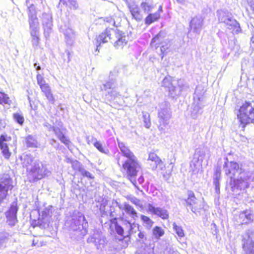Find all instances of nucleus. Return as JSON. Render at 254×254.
<instances>
[{"label":"nucleus","instance_id":"obj_1","mask_svg":"<svg viewBox=\"0 0 254 254\" xmlns=\"http://www.w3.org/2000/svg\"><path fill=\"white\" fill-rule=\"evenodd\" d=\"M224 160L223 169L225 175L231 179L232 190L237 192L250 188L254 181V164L229 161L227 157Z\"/></svg>","mask_w":254,"mask_h":254},{"label":"nucleus","instance_id":"obj_2","mask_svg":"<svg viewBox=\"0 0 254 254\" xmlns=\"http://www.w3.org/2000/svg\"><path fill=\"white\" fill-rule=\"evenodd\" d=\"M118 146L123 154V155L127 158V160L123 165V167L126 171L127 179L130 181L133 185L138 190L139 188L137 185L136 181V176L137 173L140 168V165L136 157L130 151L128 147L123 142L118 141Z\"/></svg>","mask_w":254,"mask_h":254},{"label":"nucleus","instance_id":"obj_3","mask_svg":"<svg viewBox=\"0 0 254 254\" xmlns=\"http://www.w3.org/2000/svg\"><path fill=\"white\" fill-rule=\"evenodd\" d=\"M109 40L113 43L116 49H123L127 44V40L125 33L117 29L107 28L104 32L99 35L96 38L95 44L98 51V47L101 43L108 42Z\"/></svg>","mask_w":254,"mask_h":254},{"label":"nucleus","instance_id":"obj_4","mask_svg":"<svg viewBox=\"0 0 254 254\" xmlns=\"http://www.w3.org/2000/svg\"><path fill=\"white\" fill-rule=\"evenodd\" d=\"M69 227L74 232L75 239H81L87 233L88 223L81 213L78 212L73 215L70 220Z\"/></svg>","mask_w":254,"mask_h":254},{"label":"nucleus","instance_id":"obj_5","mask_svg":"<svg viewBox=\"0 0 254 254\" xmlns=\"http://www.w3.org/2000/svg\"><path fill=\"white\" fill-rule=\"evenodd\" d=\"M161 86L168 89L169 95L172 98L179 96L182 91L189 88L188 85L184 80H176L169 75L165 77L161 82Z\"/></svg>","mask_w":254,"mask_h":254},{"label":"nucleus","instance_id":"obj_6","mask_svg":"<svg viewBox=\"0 0 254 254\" xmlns=\"http://www.w3.org/2000/svg\"><path fill=\"white\" fill-rule=\"evenodd\" d=\"M210 156V151L207 147L200 146L197 148L195 151L193 159L190 163V171L193 174L201 172L203 161L208 160Z\"/></svg>","mask_w":254,"mask_h":254},{"label":"nucleus","instance_id":"obj_7","mask_svg":"<svg viewBox=\"0 0 254 254\" xmlns=\"http://www.w3.org/2000/svg\"><path fill=\"white\" fill-rule=\"evenodd\" d=\"M238 119L243 127L254 122V102H245L239 108L237 114Z\"/></svg>","mask_w":254,"mask_h":254},{"label":"nucleus","instance_id":"obj_8","mask_svg":"<svg viewBox=\"0 0 254 254\" xmlns=\"http://www.w3.org/2000/svg\"><path fill=\"white\" fill-rule=\"evenodd\" d=\"M171 117L170 105L169 102L163 101L159 105L158 110L157 127L161 133H165Z\"/></svg>","mask_w":254,"mask_h":254},{"label":"nucleus","instance_id":"obj_9","mask_svg":"<svg viewBox=\"0 0 254 254\" xmlns=\"http://www.w3.org/2000/svg\"><path fill=\"white\" fill-rule=\"evenodd\" d=\"M218 20L225 24L226 27L232 30L234 34H238L241 32V28L239 23L233 17L231 13L228 10H219L217 11Z\"/></svg>","mask_w":254,"mask_h":254},{"label":"nucleus","instance_id":"obj_10","mask_svg":"<svg viewBox=\"0 0 254 254\" xmlns=\"http://www.w3.org/2000/svg\"><path fill=\"white\" fill-rule=\"evenodd\" d=\"M28 177L30 181L35 182L40 180L48 176L50 173L45 165L42 164L39 161L33 162L31 167L27 168Z\"/></svg>","mask_w":254,"mask_h":254},{"label":"nucleus","instance_id":"obj_11","mask_svg":"<svg viewBox=\"0 0 254 254\" xmlns=\"http://www.w3.org/2000/svg\"><path fill=\"white\" fill-rule=\"evenodd\" d=\"M13 188V181L8 174L0 176V202L5 199L8 191Z\"/></svg>","mask_w":254,"mask_h":254},{"label":"nucleus","instance_id":"obj_12","mask_svg":"<svg viewBox=\"0 0 254 254\" xmlns=\"http://www.w3.org/2000/svg\"><path fill=\"white\" fill-rule=\"evenodd\" d=\"M242 248L245 254H254V230H249L243 236Z\"/></svg>","mask_w":254,"mask_h":254},{"label":"nucleus","instance_id":"obj_13","mask_svg":"<svg viewBox=\"0 0 254 254\" xmlns=\"http://www.w3.org/2000/svg\"><path fill=\"white\" fill-rule=\"evenodd\" d=\"M102 91L107 92V96L110 97L111 100H114L120 96V92L117 90V82L115 79L111 78L107 81L101 86Z\"/></svg>","mask_w":254,"mask_h":254},{"label":"nucleus","instance_id":"obj_14","mask_svg":"<svg viewBox=\"0 0 254 254\" xmlns=\"http://www.w3.org/2000/svg\"><path fill=\"white\" fill-rule=\"evenodd\" d=\"M197 92V90H196L193 97V102L190 110V116L194 119L197 118L201 114L203 107L202 102V97L198 96Z\"/></svg>","mask_w":254,"mask_h":254},{"label":"nucleus","instance_id":"obj_15","mask_svg":"<svg viewBox=\"0 0 254 254\" xmlns=\"http://www.w3.org/2000/svg\"><path fill=\"white\" fill-rule=\"evenodd\" d=\"M147 211L152 215L161 218L163 220H167L169 217V213L165 207L155 206L150 203L147 205Z\"/></svg>","mask_w":254,"mask_h":254},{"label":"nucleus","instance_id":"obj_16","mask_svg":"<svg viewBox=\"0 0 254 254\" xmlns=\"http://www.w3.org/2000/svg\"><path fill=\"white\" fill-rule=\"evenodd\" d=\"M18 210L17 202H12L9 209L5 213L6 223L9 226H14L17 223V212Z\"/></svg>","mask_w":254,"mask_h":254},{"label":"nucleus","instance_id":"obj_17","mask_svg":"<svg viewBox=\"0 0 254 254\" xmlns=\"http://www.w3.org/2000/svg\"><path fill=\"white\" fill-rule=\"evenodd\" d=\"M88 243H93L98 249H102L107 244L105 237L99 232L96 231L88 239Z\"/></svg>","mask_w":254,"mask_h":254},{"label":"nucleus","instance_id":"obj_18","mask_svg":"<svg viewBox=\"0 0 254 254\" xmlns=\"http://www.w3.org/2000/svg\"><path fill=\"white\" fill-rule=\"evenodd\" d=\"M126 2L132 18L136 21H140L143 18V15L137 3L134 1L131 0H127Z\"/></svg>","mask_w":254,"mask_h":254},{"label":"nucleus","instance_id":"obj_19","mask_svg":"<svg viewBox=\"0 0 254 254\" xmlns=\"http://www.w3.org/2000/svg\"><path fill=\"white\" fill-rule=\"evenodd\" d=\"M186 202L188 205L190 206L191 210L194 213L201 208V205L199 204L201 202L196 199L192 191L188 192V197L186 199Z\"/></svg>","mask_w":254,"mask_h":254},{"label":"nucleus","instance_id":"obj_20","mask_svg":"<svg viewBox=\"0 0 254 254\" xmlns=\"http://www.w3.org/2000/svg\"><path fill=\"white\" fill-rule=\"evenodd\" d=\"M10 139V137L5 135H1L0 136V148L3 155L6 159H8L11 155V153L9 151L7 143V142L9 141Z\"/></svg>","mask_w":254,"mask_h":254},{"label":"nucleus","instance_id":"obj_21","mask_svg":"<svg viewBox=\"0 0 254 254\" xmlns=\"http://www.w3.org/2000/svg\"><path fill=\"white\" fill-rule=\"evenodd\" d=\"M203 19L201 16L193 17L190 22V27L193 32L199 34L203 25Z\"/></svg>","mask_w":254,"mask_h":254},{"label":"nucleus","instance_id":"obj_22","mask_svg":"<svg viewBox=\"0 0 254 254\" xmlns=\"http://www.w3.org/2000/svg\"><path fill=\"white\" fill-rule=\"evenodd\" d=\"M42 19L44 34L47 37L52 31V17L50 13H43Z\"/></svg>","mask_w":254,"mask_h":254},{"label":"nucleus","instance_id":"obj_23","mask_svg":"<svg viewBox=\"0 0 254 254\" xmlns=\"http://www.w3.org/2000/svg\"><path fill=\"white\" fill-rule=\"evenodd\" d=\"M61 31L65 36L66 43L69 45H72L75 39V33L70 27H66L65 26L61 28Z\"/></svg>","mask_w":254,"mask_h":254},{"label":"nucleus","instance_id":"obj_24","mask_svg":"<svg viewBox=\"0 0 254 254\" xmlns=\"http://www.w3.org/2000/svg\"><path fill=\"white\" fill-rule=\"evenodd\" d=\"M165 37L166 33L164 32L160 31L152 39L150 43L151 47L156 49L160 45L166 43L168 40L165 39Z\"/></svg>","mask_w":254,"mask_h":254},{"label":"nucleus","instance_id":"obj_25","mask_svg":"<svg viewBox=\"0 0 254 254\" xmlns=\"http://www.w3.org/2000/svg\"><path fill=\"white\" fill-rule=\"evenodd\" d=\"M253 217L252 211L246 210L240 214L238 222L241 224H248L253 220Z\"/></svg>","mask_w":254,"mask_h":254},{"label":"nucleus","instance_id":"obj_26","mask_svg":"<svg viewBox=\"0 0 254 254\" xmlns=\"http://www.w3.org/2000/svg\"><path fill=\"white\" fill-rule=\"evenodd\" d=\"M119 207L125 211L132 220H135L138 217L137 213L134 208L129 204L125 202L123 205H119Z\"/></svg>","mask_w":254,"mask_h":254},{"label":"nucleus","instance_id":"obj_27","mask_svg":"<svg viewBox=\"0 0 254 254\" xmlns=\"http://www.w3.org/2000/svg\"><path fill=\"white\" fill-rule=\"evenodd\" d=\"M53 207L49 205L46 207L44 210L39 212V216L41 217L42 219L44 220V222L48 221L50 218L52 217Z\"/></svg>","mask_w":254,"mask_h":254},{"label":"nucleus","instance_id":"obj_28","mask_svg":"<svg viewBox=\"0 0 254 254\" xmlns=\"http://www.w3.org/2000/svg\"><path fill=\"white\" fill-rule=\"evenodd\" d=\"M29 23L30 32H32V33H34L35 32L39 31V22L37 16L29 17Z\"/></svg>","mask_w":254,"mask_h":254},{"label":"nucleus","instance_id":"obj_29","mask_svg":"<svg viewBox=\"0 0 254 254\" xmlns=\"http://www.w3.org/2000/svg\"><path fill=\"white\" fill-rule=\"evenodd\" d=\"M152 236L153 238L158 241L160 239V238L162 237L164 234L165 231L163 228L159 226H155L152 229Z\"/></svg>","mask_w":254,"mask_h":254},{"label":"nucleus","instance_id":"obj_30","mask_svg":"<svg viewBox=\"0 0 254 254\" xmlns=\"http://www.w3.org/2000/svg\"><path fill=\"white\" fill-rule=\"evenodd\" d=\"M53 131L62 142L66 145L69 143V140L64 136L60 128L55 127Z\"/></svg>","mask_w":254,"mask_h":254},{"label":"nucleus","instance_id":"obj_31","mask_svg":"<svg viewBox=\"0 0 254 254\" xmlns=\"http://www.w3.org/2000/svg\"><path fill=\"white\" fill-rule=\"evenodd\" d=\"M160 16L159 12H155L154 13H150L146 17L145 19V24L150 25L153 22L159 19Z\"/></svg>","mask_w":254,"mask_h":254},{"label":"nucleus","instance_id":"obj_32","mask_svg":"<svg viewBox=\"0 0 254 254\" xmlns=\"http://www.w3.org/2000/svg\"><path fill=\"white\" fill-rule=\"evenodd\" d=\"M61 3H63L64 4H65L71 9L76 10L78 8V4L76 0H60L59 4Z\"/></svg>","mask_w":254,"mask_h":254},{"label":"nucleus","instance_id":"obj_33","mask_svg":"<svg viewBox=\"0 0 254 254\" xmlns=\"http://www.w3.org/2000/svg\"><path fill=\"white\" fill-rule=\"evenodd\" d=\"M23 166L25 167L29 168V166L31 165L33 162V157L30 154L24 155L23 158H21Z\"/></svg>","mask_w":254,"mask_h":254},{"label":"nucleus","instance_id":"obj_34","mask_svg":"<svg viewBox=\"0 0 254 254\" xmlns=\"http://www.w3.org/2000/svg\"><path fill=\"white\" fill-rule=\"evenodd\" d=\"M160 158L154 153H150L149 154L147 160L148 163L150 165L151 168L158 162Z\"/></svg>","mask_w":254,"mask_h":254},{"label":"nucleus","instance_id":"obj_35","mask_svg":"<svg viewBox=\"0 0 254 254\" xmlns=\"http://www.w3.org/2000/svg\"><path fill=\"white\" fill-rule=\"evenodd\" d=\"M27 146L29 147L37 148L39 144L37 140L31 135H28L26 139Z\"/></svg>","mask_w":254,"mask_h":254},{"label":"nucleus","instance_id":"obj_36","mask_svg":"<svg viewBox=\"0 0 254 254\" xmlns=\"http://www.w3.org/2000/svg\"><path fill=\"white\" fill-rule=\"evenodd\" d=\"M143 225L147 229H150L152 226L154 222L148 216L142 215L140 217Z\"/></svg>","mask_w":254,"mask_h":254},{"label":"nucleus","instance_id":"obj_37","mask_svg":"<svg viewBox=\"0 0 254 254\" xmlns=\"http://www.w3.org/2000/svg\"><path fill=\"white\" fill-rule=\"evenodd\" d=\"M140 7L143 10L144 12L149 13L154 8V6L151 2L148 1H143L141 3Z\"/></svg>","mask_w":254,"mask_h":254},{"label":"nucleus","instance_id":"obj_38","mask_svg":"<svg viewBox=\"0 0 254 254\" xmlns=\"http://www.w3.org/2000/svg\"><path fill=\"white\" fill-rule=\"evenodd\" d=\"M9 235L6 232L0 233V249L4 248L8 242Z\"/></svg>","mask_w":254,"mask_h":254},{"label":"nucleus","instance_id":"obj_39","mask_svg":"<svg viewBox=\"0 0 254 254\" xmlns=\"http://www.w3.org/2000/svg\"><path fill=\"white\" fill-rule=\"evenodd\" d=\"M127 199L129 200L132 203L138 206L141 208H143V203L142 201L136 198V197L129 195L127 196Z\"/></svg>","mask_w":254,"mask_h":254},{"label":"nucleus","instance_id":"obj_40","mask_svg":"<svg viewBox=\"0 0 254 254\" xmlns=\"http://www.w3.org/2000/svg\"><path fill=\"white\" fill-rule=\"evenodd\" d=\"M92 140L94 141V146L100 152L104 154H108L109 153V150L107 148H104L100 141H97L96 138H92Z\"/></svg>","mask_w":254,"mask_h":254},{"label":"nucleus","instance_id":"obj_41","mask_svg":"<svg viewBox=\"0 0 254 254\" xmlns=\"http://www.w3.org/2000/svg\"><path fill=\"white\" fill-rule=\"evenodd\" d=\"M142 113L144 126L147 128H149L151 125L150 115L149 113L145 112H142Z\"/></svg>","mask_w":254,"mask_h":254},{"label":"nucleus","instance_id":"obj_42","mask_svg":"<svg viewBox=\"0 0 254 254\" xmlns=\"http://www.w3.org/2000/svg\"><path fill=\"white\" fill-rule=\"evenodd\" d=\"M11 101L9 99L7 94L2 92H0V104L3 105L7 104L10 105Z\"/></svg>","mask_w":254,"mask_h":254},{"label":"nucleus","instance_id":"obj_43","mask_svg":"<svg viewBox=\"0 0 254 254\" xmlns=\"http://www.w3.org/2000/svg\"><path fill=\"white\" fill-rule=\"evenodd\" d=\"M30 35L32 37V43L33 47H37L39 43V31L35 32L34 33H32V32H30Z\"/></svg>","mask_w":254,"mask_h":254},{"label":"nucleus","instance_id":"obj_44","mask_svg":"<svg viewBox=\"0 0 254 254\" xmlns=\"http://www.w3.org/2000/svg\"><path fill=\"white\" fill-rule=\"evenodd\" d=\"M13 118L14 120L20 125L23 124L24 119L22 114L19 113H15L13 114Z\"/></svg>","mask_w":254,"mask_h":254},{"label":"nucleus","instance_id":"obj_45","mask_svg":"<svg viewBox=\"0 0 254 254\" xmlns=\"http://www.w3.org/2000/svg\"><path fill=\"white\" fill-rule=\"evenodd\" d=\"M160 51H161V54L160 56L161 57V59H163L164 57L166 55V51L170 47V44H169V41H166V43H164L163 44L160 45Z\"/></svg>","mask_w":254,"mask_h":254},{"label":"nucleus","instance_id":"obj_46","mask_svg":"<svg viewBox=\"0 0 254 254\" xmlns=\"http://www.w3.org/2000/svg\"><path fill=\"white\" fill-rule=\"evenodd\" d=\"M124 226L125 230L127 233H129L130 232L133 228V226H135L134 222L132 223L131 221H125L124 222Z\"/></svg>","mask_w":254,"mask_h":254},{"label":"nucleus","instance_id":"obj_47","mask_svg":"<svg viewBox=\"0 0 254 254\" xmlns=\"http://www.w3.org/2000/svg\"><path fill=\"white\" fill-rule=\"evenodd\" d=\"M173 229L179 237H183L185 236L184 230L181 226H178L176 223H173Z\"/></svg>","mask_w":254,"mask_h":254},{"label":"nucleus","instance_id":"obj_48","mask_svg":"<svg viewBox=\"0 0 254 254\" xmlns=\"http://www.w3.org/2000/svg\"><path fill=\"white\" fill-rule=\"evenodd\" d=\"M165 169V165L164 164V163L163 162L161 159H160L152 168V169L153 170L158 169L160 171H163Z\"/></svg>","mask_w":254,"mask_h":254},{"label":"nucleus","instance_id":"obj_49","mask_svg":"<svg viewBox=\"0 0 254 254\" xmlns=\"http://www.w3.org/2000/svg\"><path fill=\"white\" fill-rule=\"evenodd\" d=\"M70 162L71 164L72 168L75 170L80 172V169L83 168L81 164L77 160H70Z\"/></svg>","mask_w":254,"mask_h":254},{"label":"nucleus","instance_id":"obj_50","mask_svg":"<svg viewBox=\"0 0 254 254\" xmlns=\"http://www.w3.org/2000/svg\"><path fill=\"white\" fill-rule=\"evenodd\" d=\"M37 16L35 6L31 4L28 6V17Z\"/></svg>","mask_w":254,"mask_h":254},{"label":"nucleus","instance_id":"obj_51","mask_svg":"<svg viewBox=\"0 0 254 254\" xmlns=\"http://www.w3.org/2000/svg\"><path fill=\"white\" fill-rule=\"evenodd\" d=\"M221 169L220 167H217L213 176V180H220L221 179Z\"/></svg>","mask_w":254,"mask_h":254},{"label":"nucleus","instance_id":"obj_52","mask_svg":"<svg viewBox=\"0 0 254 254\" xmlns=\"http://www.w3.org/2000/svg\"><path fill=\"white\" fill-rule=\"evenodd\" d=\"M79 172L84 177H86L90 179L93 178V175L89 172L86 171L84 168L80 169V171Z\"/></svg>","mask_w":254,"mask_h":254},{"label":"nucleus","instance_id":"obj_53","mask_svg":"<svg viewBox=\"0 0 254 254\" xmlns=\"http://www.w3.org/2000/svg\"><path fill=\"white\" fill-rule=\"evenodd\" d=\"M115 230L118 235L122 236L124 235V231H125L124 228L118 224L115 225Z\"/></svg>","mask_w":254,"mask_h":254},{"label":"nucleus","instance_id":"obj_54","mask_svg":"<svg viewBox=\"0 0 254 254\" xmlns=\"http://www.w3.org/2000/svg\"><path fill=\"white\" fill-rule=\"evenodd\" d=\"M46 97H47V99L49 100V101L52 103L54 104L55 102V99L53 95V94L51 93V90H50L48 92H46L44 94Z\"/></svg>","mask_w":254,"mask_h":254},{"label":"nucleus","instance_id":"obj_55","mask_svg":"<svg viewBox=\"0 0 254 254\" xmlns=\"http://www.w3.org/2000/svg\"><path fill=\"white\" fill-rule=\"evenodd\" d=\"M37 83L40 86V87H41V85H43L46 84L43 77L39 74H38L37 75Z\"/></svg>","mask_w":254,"mask_h":254},{"label":"nucleus","instance_id":"obj_56","mask_svg":"<svg viewBox=\"0 0 254 254\" xmlns=\"http://www.w3.org/2000/svg\"><path fill=\"white\" fill-rule=\"evenodd\" d=\"M40 88L42 92L45 94L51 90V88L48 84H45L43 85H41Z\"/></svg>","mask_w":254,"mask_h":254},{"label":"nucleus","instance_id":"obj_57","mask_svg":"<svg viewBox=\"0 0 254 254\" xmlns=\"http://www.w3.org/2000/svg\"><path fill=\"white\" fill-rule=\"evenodd\" d=\"M44 126L46 127L47 129L51 131V130H53L54 128H55L54 127L52 126V125H51L50 124H49L48 123H45L44 124Z\"/></svg>","mask_w":254,"mask_h":254},{"label":"nucleus","instance_id":"obj_58","mask_svg":"<svg viewBox=\"0 0 254 254\" xmlns=\"http://www.w3.org/2000/svg\"><path fill=\"white\" fill-rule=\"evenodd\" d=\"M169 254H180L179 253L173 248H170L168 251Z\"/></svg>","mask_w":254,"mask_h":254},{"label":"nucleus","instance_id":"obj_59","mask_svg":"<svg viewBox=\"0 0 254 254\" xmlns=\"http://www.w3.org/2000/svg\"><path fill=\"white\" fill-rule=\"evenodd\" d=\"M104 20L106 21L107 22H109V23H112V22H113V24H115V21L113 20L112 18V17H106L105 19H104Z\"/></svg>","mask_w":254,"mask_h":254},{"label":"nucleus","instance_id":"obj_60","mask_svg":"<svg viewBox=\"0 0 254 254\" xmlns=\"http://www.w3.org/2000/svg\"><path fill=\"white\" fill-rule=\"evenodd\" d=\"M144 178L142 176H140L138 178V180H137V181L138 182V183L140 185L142 184L144 182Z\"/></svg>","mask_w":254,"mask_h":254},{"label":"nucleus","instance_id":"obj_61","mask_svg":"<svg viewBox=\"0 0 254 254\" xmlns=\"http://www.w3.org/2000/svg\"><path fill=\"white\" fill-rule=\"evenodd\" d=\"M215 186V192L217 194L220 193V186L214 185Z\"/></svg>","mask_w":254,"mask_h":254},{"label":"nucleus","instance_id":"obj_62","mask_svg":"<svg viewBox=\"0 0 254 254\" xmlns=\"http://www.w3.org/2000/svg\"><path fill=\"white\" fill-rule=\"evenodd\" d=\"M220 180H213V183L214 185L220 186Z\"/></svg>","mask_w":254,"mask_h":254},{"label":"nucleus","instance_id":"obj_63","mask_svg":"<svg viewBox=\"0 0 254 254\" xmlns=\"http://www.w3.org/2000/svg\"><path fill=\"white\" fill-rule=\"evenodd\" d=\"M162 11H163L162 6L161 5H160L159 7L158 11L156 12H159V14L160 15L161 13L162 12Z\"/></svg>","mask_w":254,"mask_h":254},{"label":"nucleus","instance_id":"obj_64","mask_svg":"<svg viewBox=\"0 0 254 254\" xmlns=\"http://www.w3.org/2000/svg\"><path fill=\"white\" fill-rule=\"evenodd\" d=\"M138 236V237L140 239H143L144 236V235L142 232L139 233Z\"/></svg>","mask_w":254,"mask_h":254}]
</instances>
